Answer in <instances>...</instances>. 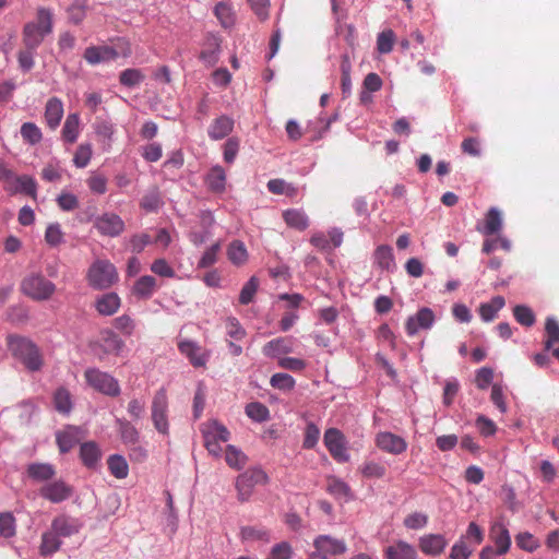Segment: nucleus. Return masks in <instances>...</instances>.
I'll use <instances>...</instances> for the list:
<instances>
[{"label": "nucleus", "mask_w": 559, "mask_h": 559, "mask_svg": "<svg viewBox=\"0 0 559 559\" xmlns=\"http://www.w3.org/2000/svg\"><path fill=\"white\" fill-rule=\"evenodd\" d=\"M178 348L185 355L193 367H204L209 360V353L193 341L183 340L178 343Z\"/></svg>", "instance_id": "2eb2a0df"}, {"label": "nucleus", "mask_w": 559, "mask_h": 559, "mask_svg": "<svg viewBox=\"0 0 559 559\" xmlns=\"http://www.w3.org/2000/svg\"><path fill=\"white\" fill-rule=\"evenodd\" d=\"M240 536L243 540L254 542L263 540L269 542L270 534L266 530L257 526H243L240 531Z\"/></svg>", "instance_id": "09e8293b"}, {"label": "nucleus", "mask_w": 559, "mask_h": 559, "mask_svg": "<svg viewBox=\"0 0 559 559\" xmlns=\"http://www.w3.org/2000/svg\"><path fill=\"white\" fill-rule=\"evenodd\" d=\"M292 350V343L285 337H277L267 342L262 349L263 354L271 358H275L282 354H288Z\"/></svg>", "instance_id": "473e14b6"}, {"label": "nucleus", "mask_w": 559, "mask_h": 559, "mask_svg": "<svg viewBox=\"0 0 559 559\" xmlns=\"http://www.w3.org/2000/svg\"><path fill=\"white\" fill-rule=\"evenodd\" d=\"M221 249L219 242L212 245L201 257L198 262L199 269H207L212 266L217 260V253Z\"/></svg>", "instance_id": "e2e57ef3"}, {"label": "nucleus", "mask_w": 559, "mask_h": 559, "mask_svg": "<svg viewBox=\"0 0 559 559\" xmlns=\"http://www.w3.org/2000/svg\"><path fill=\"white\" fill-rule=\"evenodd\" d=\"M124 342L110 329L100 331L98 337L90 343L91 353L99 361H106L110 356H120Z\"/></svg>", "instance_id": "7ed1b4c3"}, {"label": "nucleus", "mask_w": 559, "mask_h": 559, "mask_svg": "<svg viewBox=\"0 0 559 559\" xmlns=\"http://www.w3.org/2000/svg\"><path fill=\"white\" fill-rule=\"evenodd\" d=\"M143 79V74L138 69H126L119 76L120 83L128 87L138 85Z\"/></svg>", "instance_id": "13d9d810"}, {"label": "nucleus", "mask_w": 559, "mask_h": 559, "mask_svg": "<svg viewBox=\"0 0 559 559\" xmlns=\"http://www.w3.org/2000/svg\"><path fill=\"white\" fill-rule=\"evenodd\" d=\"M7 348L10 355L29 372H38L44 367L40 348L29 337L20 334H8Z\"/></svg>", "instance_id": "f03ea898"}, {"label": "nucleus", "mask_w": 559, "mask_h": 559, "mask_svg": "<svg viewBox=\"0 0 559 559\" xmlns=\"http://www.w3.org/2000/svg\"><path fill=\"white\" fill-rule=\"evenodd\" d=\"M27 475L35 481H47L55 477L56 469L49 463H32L27 466Z\"/></svg>", "instance_id": "c756f323"}, {"label": "nucleus", "mask_w": 559, "mask_h": 559, "mask_svg": "<svg viewBox=\"0 0 559 559\" xmlns=\"http://www.w3.org/2000/svg\"><path fill=\"white\" fill-rule=\"evenodd\" d=\"M320 438V429L313 423H308L305 430V438L302 442V447L305 449H313Z\"/></svg>", "instance_id": "052dcab7"}, {"label": "nucleus", "mask_w": 559, "mask_h": 559, "mask_svg": "<svg viewBox=\"0 0 559 559\" xmlns=\"http://www.w3.org/2000/svg\"><path fill=\"white\" fill-rule=\"evenodd\" d=\"M62 139L67 143H74L80 134V116L76 112L69 114L62 127Z\"/></svg>", "instance_id": "72a5a7b5"}, {"label": "nucleus", "mask_w": 559, "mask_h": 559, "mask_svg": "<svg viewBox=\"0 0 559 559\" xmlns=\"http://www.w3.org/2000/svg\"><path fill=\"white\" fill-rule=\"evenodd\" d=\"M80 457L84 466L90 469H96L99 466L102 452L96 442L87 441L81 444Z\"/></svg>", "instance_id": "412c9836"}, {"label": "nucleus", "mask_w": 559, "mask_h": 559, "mask_svg": "<svg viewBox=\"0 0 559 559\" xmlns=\"http://www.w3.org/2000/svg\"><path fill=\"white\" fill-rule=\"evenodd\" d=\"M205 182L210 190L223 192L226 186V174L222 166L216 165L206 175Z\"/></svg>", "instance_id": "c9c22d12"}, {"label": "nucleus", "mask_w": 559, "mask_h": 559, "mask_svg": "<svg viewBox=\"0 0 559 559\" xmlns=\"http://www.w3.org/2000/svg\"><path fill=\"white\" fill-rule=\"evenodd\" d=\"M293 549L287 542L274 545L271 549L269 558L271 559H292Z\"/></svg>", "instance_id": "774afa93"}, {"label": "nucleus", "mask_w": 559, "mask_h": 559, "mask_svg": "<svg viewBox=\"0 0 559 559\" xmlns=\"http://www.w3.org/2000/svg\"><path fill=\"white\" fill-rule=\"evenodd\" d=\"M374 263L382 270H391L395 266L393 250L388 245L377 247L373 253Z\"/></svg>", "instance_id": "e433bc0d"}, {"label": "nucleus", "mask_w": 559, "mask_h": 559, "mask_svg": "<svg viewBox=\"0 0 559 559\" xmlns=\"http://www.w3.org/2000/svg\"><path fill=\"white\" fill-rule=\"evenodd\" d=\"M395 35L392 29L381 32L377 38V49L380 53H389L393 49Z\"/></svg>", "instance_id": "4d7b16f0"}, {"label": "nucleus", "mask_w": 559, "mask_h": 559, "mask_svg": "<svg viewBox=\"0 0 559 559\" xmlns=\"http://www.w3.org/2000/svg\"><path fill=\"white\" fill-rule=\"evenodd\" d=\"M167 408H168V400L166 390L164 388L159 389L152 401V420L155 429L163 435L168 433V419H167Z\"/></svg>", "instance_id": "1a4fd4ad"}, {"label": "nucleus", "mask_w": 559, "mask_h": 559, "mask_svg": "<svg viewBox=\"0 0 559 559\" xmlns=\"http://www.w3.org/2000/svg\"><path fill=\"white\" fill-rule=\"evenodd\" d=\"M376 441L382 451L395 455L403 453L407 449L405 439L388 431L378 433Z\"/></svg>", "instance_id": "f3484780"}, {"label": "nucleus", "mask_w": 559, "mask_h": 559, "mask_svg": "<svg viewBox=\"0 0 559 559\" xmlns=\"http://www.w3.org/2000/svg\"><path fill=\"white\" fill-rule=\"evenodd\" d=\"M221 51V39L210 34L205 40V47L200 53V59L207 66H214L218 61Z\"/></svg>", "instance_id": "a878e982"}, {"label": "nucleus", "mask_w": 559, "mask_h": 559, "mask_svg": "<svg viewBox=\"0 0 559 559\" xmlns=\"http://www.w3.org/2000/svg\"><path fill=\"white\" fill-rule=\"evenodd\" d=\"M157 288L155 277L143 275L138 278L132 287V293L139 299H150Z\"/></svg>", "instance_id": "cd10ccee"}, {"label": "nucleus", "mask_w": 559, "mask_h": 559, "mask_svg": "<svg viewBox=\"0 0 559 559\" xmlns=\"http://www.w3.org/2000/svg\"><path fill=\"white\" fill-rule=\"evenodd\" d=\"M86 0H74L68 9L69 20L73 24H80L86 16Z\"/></svg>", "instance_id": "de8ad7c7"}, {"label": "nucleus", "mask_w": 559, "mask_h": 559, "mask_svg": "<svg viewBox=\"0 0 559 559\" xmlns=\"http://www.w3.org/2000/svg\"><path fill=\"white\" fill-rule=\"evenodd\" d=\"M227 258L231 264L241 266L249 259L248 250L241 240H233L227 247Z\"/></svg>", "instance_id": "c85d7f7f"}, {"label": "nucleus", "mask_w": 559, "mask_h": 559, "mask_svg": "<svg viewBox=\"0 0 559 559\" xmlns=\"http://www.w3.org/2000/svg\"><path fill=\"white\" fill-rule=\"evenodd\" d=\"M405 527L409 530H420L424 528L428 523V515L421 512H414L408 514L404 519Z\"/></svg>", "instance_id": "680f3d73"}, {"label": "nucleus", "mask_w": 559, "mask_h": 559, "mask_svg": "<svg viewBox=\"0 0 559 559\" xmlns=\"http://www.w3.org/2000/svg\"><path fill=\"white\" fill-rule=\"evenodd\" d=\"M63 104L60 98L51 97L47 100L45 106V121L47 126L55 130L60 124V121L63 117Z\"/></svg>", "instance_id": "6ab92c4d"}, {"label": "nucleus", "mask_w": 559, "mask_h": 559, "mask_svg": "<svg viewBox=\"0 0 559 559\" xmlns=\"http://www.w3.org/2000/svg\"><path fill=\"white\" fill-rule=\"evenodd\" d=\"M56 441L61 453L69 452L80 441V429L68 426L64 430L58 431Z\"/></svg>", "instance_id": "5701e85b"}, {"label": "nucleus", "mask_w": 559, "mask_h": 559, "mask_svg": "<svg viewBox=\"0 0 559 559\" xmlns=\"http://www.w3.org/2000/svg\"><path fill=\"white\" fill-rule=\"evenodd\" d=\"M267 475L261 468H250L240 474L236 480L238 499L241 502L248 501L257 485L267 483Z\"/></svg>", "instance_id": "6e6552de"}, {"label": "nucleus", "mask_w": 559, "mask_h": 559, "mask_svg": "<svg viewBox=\"0 0 559 559\" xmlns=\"http://www.w3.org/2000/svg\"><path fill=\"white\" fill-rule=\"evenodd\" d=\"M55 408L61 414H69L72 409V399L70 392L64 388H59L53 394Z\"/></svg>", "instance_id": "79ce46f5"}, {"label": "nucleus", "mask_w": 559, "mask_h": 559, "mask_svg": "<svg viewBox=\"0 0 559 559\" xmlns=\"http://www.w3.org/2000/svg\"><path fill=\"white\" fill-rule=\"evenodd\" d=\"M94 227L102 236L115 238L123 233L124 222L118 214L106 212L95 218Z\"/></svg>", "instance_id": "9b49d317"}, {"label": "nucleus", "mask_w": 559, "mask_h": 559, "mask_svg": "<svg viewBox=\"0 0 559 559\" xmlns=\"http://www.w3.org/2000/svg\"><path fill=\"white\" fill-rule=\"evenodd\" d=\"M49 33L44 32L35 22H28L23 29V44L28 49H37L43 43L46 35Z\"/></svg>", "instance_id": "393cba45"}, {"label": "nucleus", "mask_w": 559, "mask_h": 559, "mask_svg": "<svg viewBox=\"0 0 559 559\" xmlns=\"http://www.w3.org/2000/svg\"><path fill=\"white\" fill-rule=\"evenodd\" d=\"M83 527V522L68 514H60L53 518L50 528L43 533L39 554L49 557L57 552L61 545V538H68L78 534Z\"/></svg>", "instance_id": "f257e3e1"}, {"label": "nucleus", "mask_w": 559, "mask_h": 559, "mask_svg": "<svg viewBox=\"0 0 559 559\" xmlns=\"http://www.w3.org/2000/svg\"><path fill=\"white\" fill-rule=\"evenodd\" d=\"M15 534V519L11 513L0 514V535L9 538Z\"/></svg>", "instance_id": "0e129e2a"}, {"label": "nucleus", "mask_w": 559, "mask_h": 559, "mask_svg": "<svg viewBox=\"0 0 559 559\" xmlns=\"http://www.w3.org/2000/svg\"><path fill=\"white\" fill-rule=\"evenodd\" d=\"M121 300L116 293H107L95 300V308L102 316H112L120 308Z\"/></svg>", "instance_id": "b1692460"}, {"label": "nucleus", "mask_w": 559, "mask_h": 559, "mask_svg": "<svg viewBox=\"0 0 559 559\" xmlns=\"http://www.w3.org/2000/svg\"><path fill=\"white\" fill-rule=\"evenodd\" d=\"M435 313L430 308L424 307L411 316L405 324L406 333L414 336L419 330H428L435 323Z\"/></svg>", "instance_id": "f8f14e48"}, {"label": "nucleus", "mask_w": 559, "mask_h": 559, "mask_svg": "<svg viewBox=\"0 0 559 559\" xmlns=\"http://www.w3.org/2000/svg\"><path fill=\"white\" fill-rule=\"evenodd\" d=\"M515 543L518 547L527 552H534L539 546V542L528 532H522L515 535Z\"/></svg>", "instance_id": "3c124183"}, {"label": "nucleus", "mask_w": 559, "mask_h": 559, "mask_svg": "<svg viewBox=\"0 0 559 559\" xmlns=\"http://www.w3.org/2000/svg\"><path fill=\"white\" fill-rule=\"evenodd\" d=\"M323 441L324 445L335 461L345 463L349 460V453L346 448V440L341 430L337 428L326 429L324 432Z\"/></svg>", "instance_id": "9d476101"}, {"label": "nucleus", "mask_w": 559, "mask_h": 559, "mask_svg": "<svg viewBox=\"0 0 559 559\" xmlns=\"http://www.w3.org/2000/svg\"><path fill=\"white\" fill-rule=\"evenodd\" d=\"M108 468L116 478L123 479L129 474V466L126 459L120 454H112L107 460Z\"/></svg>", "instance_id": "ea45409f"}, {"label": "nucleus", "mask_w": 559, "mask_h": 559, "mask_svg": "<svg viewBox=\"0 0 559 559\" xmlns=\"http://www.w3.org/2000/svg\"><path fill=\"white\" fill-rule=\"evenodd\" d=\"M214 14L224 28H230L235 25L236 16L229 3L224 1L216 3Z\"/></svg>", "instance_id": "4c0bfd02"}, {"label": "nucleus", "mask_w": 559, "mask_h": 559, "mask_svg": "<svg viewBox=\"0 0 559 559\" xmlns=\"http://www.w3.org/2000/svg\"><path fill=\"white\" fill-rule=\"evenodd\" d=\"M313 547L316 551L328 557L343 555L347 550L346 543L343 539L330 535L317 536L313 540Z\"/></svg>", "instance_id": "ddd939ff"}, {"label": "nucleus", "mask_w": 559, "mask_h": 559, "mask_svg": "<svg viewBox=\"0 0 559 559\" xmlns=\"http://www.w3.org/2000/svg\"><path fill=\"white\" fill-rule=\"evenodd\" d=\"M90 190L96 194H104L107 191V179L100 174H92L87 179Z\"/></svg>", "instance_id": "338daca9"}, {"label": "nucleus", "mask_w": 559, "mask_h": 559, "mask_svg": "<svg viewBox=\"0 0 559 559\" xmlns=\"http://www.w3.org/2000/svg\"><path fill=\"white\" fill-rule=\"evenodd\" d=\"M162 204L163 201L157 188H153L147 191L140 202L141 207L146 212H156L162 206Z\"/></svg>", "instance_id": "c03bdc74"}, {"label": "nucleus", "mask_w": 559, "mask_h": 559, "mask_svg": "<svg viewBox=\"0 0 559 559\" xmlns=\"http://www.w3.org/2000/svg\"><path fill=\"white\" fill-rule=\"evenodd\" d=\"M502 228V215L497 207H490L485 217L484 227L477 229L486 236L495 235Z\"/></svg>", "instance_id": "2f4dec72"}, {"label": "nucleus", "mask_w": 559, "mask_h": 559, "mask_svg": "<svg viewBox=\"0 0 559 559\" xmlns=\"http://www.w3.org/2000/svg\"><path fill=\"white\" fill-rule=\"evenodd\" d=\"M259 278L257 276H251L246 282L239 294V302L241 305H249L253 301L259 288Z\"/></svg>", "instance_id": "37998d69"}, {"label": "nucleus", "mask_w": 559, "mask_h": 559, "mask_svg": "<svg viewBox=\"0 0 559 559\" xmlns=\"http://www.w3.org/2000/svg\"><path fill=\"white\" fill-rule=\"evenodd\" d=\"M226 334L231 340L241 341L247 335V332L237 318L228 317L226 319Z\"/></svg>", "instance_id": "6e6d98bb"}, {"label": "nucleus", "mask_w": 559, "mask_h": 559, "mask_svg": "<svg viewBox=\"0 0 559 559\" xmlns=\"http://www.w3.org/2000/svg\"><path fill=\"white\" fill-rule=\"evenodd\" d=\"M490 536L497 547L498 555H504L511 547V536L504 524L496 522L490 527Z\"/></svg>", "instance_id": "aec40b11"}, {"label": "nucleus", "mask_w": 559, "mask_h": 559, "mask_svg": "<svg viewBox=\"0 0 559 559\" xmlns=\"http://www.w3.org/2000/svg\"><path fill=\"white\" fill-rule=\"evenodd\" d=\"M20 133L23 141L29 145H36L43 140V132L34 122H24Z\"/></svg>", "instance_id": "a19ab883"}, {"label": "nucleus", "mask_w": 559, "mask_h": 559, "mask_svg": "<svg viewBox=\"0 0 559 559\" xmlns=\"http://www.w3.org/2000/svg\"><path fill=\"white\" fill-rule=\"evenodd\" d=\"M39 493L52 503H60L72 496L73 489L63 480H55L43 486Z\"/></svg>", "instance_id": "4468645a"}, {"label": "nucleus", "mask_w": 559, "mask_h": 559, "mask_svg": "<svg viewBox=\"0 0 559 559\" xmlns=\"http://www.w3.org/2000/svg\"><path fill=\"white\" fill-rule=\"evenodd\" d=\"M114 326L123 335H132L135 324L132 318L128 314H122L114 320Z\"/></svg>", "instance_id": "69168bd1"}, {"label": "nucleus", "mask_w": 559, "mask_h": 559, "mask_svg": "<svg viewBox=\"0 0 559 559\" xmlns=\"http://www.w3.org/2000/svg\"><path fill=\"white\" fill-rule=\"evenodd\" d=\"M200 431L209 453L219 457L223 451L221 443L227 442L230 437L228 429L216 419H211L201 424Z\"/></svg>", "instance_id": "39448f33"}, {"label": "nucleus", "mask_w": 559, "mask_h": 559, "mask_svg": "<svg viewBox=\"0 0 559 559\" xmlns=\"http://www.w3.org/2000/svg\"><path fill=\"white\" fill-rule=\"evenodd\" d=\"M225 460L231 468L240 469L245 466L247 456L235 445L229 444L226 448Z\"/></svg>", "instance_id": "49530a36"}, {"label": "nucleus", "mask_w": 559, "mask_h": 559, "mask_svg": "<svg viewBox=\"0 0 559 559\" xmlns=\"http://www.w3.org/2000/svg\"><path fill=\"white\" fill-rule=\"evenodd\" d=\"M21 290L29 298L41 301L53 295L56 285L40 274H31L22 281Z\"/></svg>", "instance_id": "0eeeda50"}, {"label": "nucleus", "mask_w": 559, "mask_h": 559, "mask_svg": "<svg viewBox=\"0 0 559 559\" xmlns=\"http://www.w3.org/2000/svg\"><path fill=\"white\" fill-rule=\"evenodd\" d=\"M270 384L281 391H290L294 389L296 382L295 379L284 372L274 373L270 379Z\"/></svg>", "instance_id": "603ef678"}, {"label": "nucleus", "mask_w": 559, "mask_h": 559, "mask_svg": "<svg viewBox=\"0 0 559 559\" xmlns=\"http://www.w3.org/2000/svg\"><path fill=\"white\" fill-rule=\"evenodd\" d=\"M83 57L88 64L96 66L117 59L119 57V52L107 45L90 46L85 49Z\"/></svg>", "instance_id": "dca6fc26"}, {"label": "nucleus", "mask_w": 559, "mask_h": 559, "mask_svg": "<svg viewBox=\"0 0 559 559\" xmlns=\"http://www.w3.org/2000/svg\"><path fill=\"white\" fill-rule=\"evenodd\" d=\"M84 379L92 389L104 395L116 397L121 392L119 381L98 368H87L84 371Z\"/></svg>", "instance_id": "423d86ee"}, {"label": "nucleus", "mask_w": 559, "mask_h": 559, "mask_svg": "<svg viewBox=\"0 0 559 559\" xmlns=\"http://www.w3.org/2000/svg\"><path fill=\"white\" fill-rule=\"evenodd\" d=\"M116 424L123 444L130 447L139 442L140 433L129 420L118 418Z\"/></svg>", "instance_id": "f704fd0d"}, {"label": "nucleus", "mask_w": 559, "mask_h": 559, "mask_svg": "<svg viewBox=\"0 0 559 559\" xmlns=\"http://www.w3.org/2000/svg\"><path fill=\"white\" fill-rule=\"evenodd\" d=\"M513 316L515 320L524 326H532L535 323V314L527 306H515L513 309Z\"/></svg>", "instance_id": "864d4df0"}, {"label": "nucleus", "mask_w": 559, "mask_h": 559, "mask_svg": "<svg viewBox=\"0 0 559 559\" xmlns=\"http://www.w3.org/2000/svg\"><path fill=\"white\" fill-rule=\"evenodd\" d=\"M448 545L441 534H426L419 538V549L427 556L441 555Z\"/></svg>", "instance_id": "a211bd4d"}, {"label": "nucleus", "mask_w": 559, "mask_h": 559, "mask_svg": "<svg viewBox=\"0 0 559 559\" xmlns=\"http://www.w3.org/2000/svg\"><path fill=\"white\" fill-rule=\"evenodd\" d=\"M283 218L289 227L298 230L306 229L309 224L307 215L300 210H287L283 213Z\"/></svg>", "instance_id": "58836bf2"}, {"label": "nucleus", "mask_w": 559, "mask_h": 559, "mask_svg": "<svg viewBox=\"0 0 559 559\" xmlns=\"http://www.w3.org/2000/svg\"><path fill=\"white\" fill-rule=\"evenodd\" d=\"M234 128V120L228 116H221L216 118L210 126L207 133L212 140H222L227 136Z\"/></svg>", "instance_id": "bb28decb"}, {"label": "nucleus", "mask_w": 559, "mask_h": 559, "mask_svg": "<svg viewBox=\"0 0 559 559\" xmlns=\"http://www.w3.org/2000/svg\"><path fill=\"white\" fill-rule=\"evenodd\" d=\"M94 131L98 138H102L104 141L110 142L112 140V135L115 133V126L108 120H96L93 126Z\"/></svg>", "instance_id": "bf43d9fd"}, {"label": "nucleus", "mask_w": 559, "mask_h": 559, "mask_svg": "<svg viewBox=\"0 0 559 559\" xmlns=\"http://www.w3.org/2000/svg\"><path fill=\"white\" fill-rule=\"evenodd\" d=\"M92 158V145L90 143L80 144L75 151L73 163L79 168H84L88 165Z\"/></svg>", "instance_id": "5fc2aeb1"}, {"label": "nucleus", "mask_w": 559, "mask_h": 559, "mask_svg": "<svg viewBox=\"0 0 559 559\" xmlns=\"http://www.w3.org/2000/svg\"><path fill=\"white\" fill-rule=\"evenodd\" d=\"M246 415L257 423H262L269 419V408L260 402H251L246 406Z\"/></svg>", "instance_id": "a18cd8bd"}, {"label": "nucleus", "mask_w": 559, "mask_h": 559, "mask_svg": "<svg viewBox=\"0 0 559 559\" xmlns=\"http://www.w3.org/2000/svg\"><path fill=\"white\" fill-rule=\"evenodd\" d=\"M545 331L547 334V340L545 341V349L549 350L555 343L559 342V322L552 317L547 318Z\"/></svg>", "instance_id": "8fccbe9b"}, {"label": "nucleus", "mask_w": 559, "mask_h": 559, "mask_svg": "<svg viewBox=\"0 0 559 559\" xmlns=\"http://www.w3.org/2000/svg\"><path fill=\"white\" fill-rule=\"evenodd\" d=\"M328 492L335 499L348 501L352 499L350 487L342 479L331 476L328 478Z\"/></svg>", "instance_id": "7c9ffc66"}, {"label": "nucleus", "mask_w": 559, "mask_h": 559, "mask_svg": "<svg viewBox=\"0 0 559 559\" xmlns=\"http://www.w3.org/2000/svg\"><path fill=\"white\" fill-rule=\"evenodd\" d=\"M86 278L92 288L107 289L118 282V272L110 261L98 259L88 267Z\"/></svg>", "instance_id": "20e7f679"}, {"label": "nucleus", "mask_w": 559, "mask_h": 559, "mask_svg": "<svg viewBox=\"0 0 559 559\" xmlns=\"http://www.w3.org/2000/svg\"><path fill=\"white\" fill-rule=\"evenodd\" d=\"M386 559H417V551L411 544L399 540L384 550Z\"/></svg>", "instance_id": "4be33fe9"}]
</instances>
